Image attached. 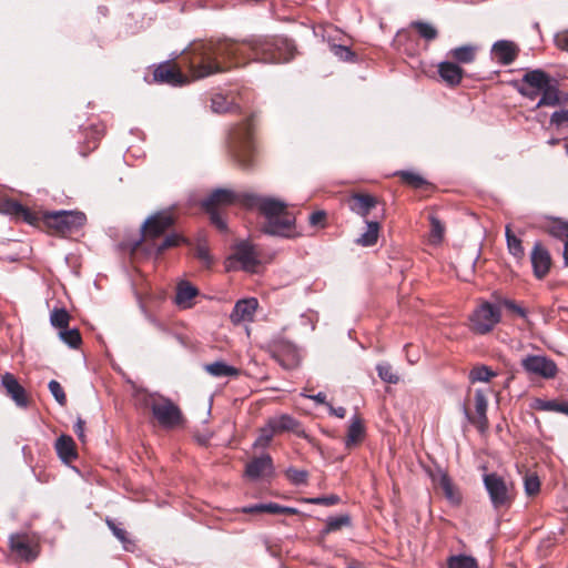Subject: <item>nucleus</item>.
<instances>
[{
  "mask_svg": "<svg viewBox=\"0 0 568 568\" xmlns=\"http://www.w3.org/2000/svg\"><path fill=\"white\" fill-rule=\"evenodd\" d=\"M296 54V44L287 37L252 36L242 41L223 39L194 42L183 52L181 63L189 69L193 78L201 79L244 65L252 60L286 63Z\"/></svg>",
  "mask_w": 568,
  "mask_h": 568,
  "instance_id": "obj_1",
  "label": "nucleus"
},
{
  "mask_svg": "<svg viewBox=\"0 0 568 568\" xmlns=\"http://www.w3.org/2000/svg\"><path fill=\"white\" fill-rule=\"evenodd\" d=\"M3 213L17 221L44 227L48 233L57 236H68L79 232L87 222V216L80 211H32L20 202L8 199L1 202Z\"/></svg>",
  "mask_w": 568,
  "mask_h": 568,
  "instance_id": "obj_2",
  "label": "nucleus"
},
{
  "mask_svg": "<svg viewBox=\"0 0 568 568\" xmlns=\"http://www.w3.org/2000/svg\"><path fill=\"white\" fill-rule=\"evenodd\" d=\"M243 202L247 209L256 207L265 219L261 225L263 233L287 239L300 235L295 231V216L287 211V205L283 201L258 195H245Z\"/></svg>",
  "mask_w": 568,
  "mask_h": 568,
  "instance_id": "obj_3",
  "label": "nucleus"
},
{
  "mask_svg": "<svg viewBox=\"0 0 568 568\" xmlns=\"http://www.w3.org/2000/svg\"><path fill=\"white\" fill-rule=\"evenodd\" d=\"M176 220L175 212L166 209L153 213L142 224V239L156 255H162L169 248L187 242L184 236L176 233L165 235L175 225Z\"/></svg>",
  "mask_w": 568,
  "mask_h": 568,
  "instance_id": "obj_4",
  "label": "nucleus"
},
{
  "mask_svg": "<svg viewBox=\"0 0 568 568\" xmlns=\"http://www.w3.org/2000/svg\"><path fill=\"white\" fill-rule=\"evenodd\" d=\"M257 125L256 113H251L229 132L227 149L231 158L242 170H251L256 163L254 132Z\"/></svg>",
  "mask_w": 568,
  "mask_h": 568,
  "instance_id": "obj_5",
  "label": "nucleus"
},
{
  "mask_svg": "<svg viewBox=\"0 0 568 568\" xmlns=\"http://www.w3.org/2000/svg\"><path fill=\"white\" fill-rule=\"evenodd\" d=\"M483 483L495 509H507L510 507L515 498V489L511 483L506 481L497 473L485 474Z\"/></svg>",
  "mask_w": 568,
  "mask_h": 568,
  "instance_id": "obj_6",
  "label": "nucleus"
},
{
  "mask_svg": "<svg viewBox=\"0 0 568 568\" xmlns=\"http://www.w3.org/2000/svg\"><path fill=\"white\" fill-rule=\"evenodd\" d=\"M501 314L498 307L483 302L474 310L469 317V327L476 334H487L500 322Z\"/></svg>",
  "mask_w": 568,
  "mask_h": 568,
  "instance_id": "obj_7",
  "label": "nucleus"
},
{
  "mask_svg": "<svg viewBox=\"0 0 568 568\" xmlns=\"http://www.w3.org/2000/svg\"><path fill=\"white\" fill-rule=\"evenodd\" d=\"M150 408L153 416L163 427L173 428L183 422L181 409L168 398L152 399Z\"/></svg>",
  "mask_w": 568,
  "mask_h": 568,
  "instance_id": "obj_8",
  "label": "nucleus"
},
{
  "mask_svg": "<svg viewBox=\"0 0 568 568\" xmlns=\"http://www.w3.org/2000/svg\"><path fill=\"white\" fill-rule=\"evenodd\" d=\"M474 412L467 403L464 404V413L468 422L474 425L480 434H484L489 428L487 417L488 399L481 389H476L474 393Z\"/></svg>",
  "mask_w": 568,
  "mask_h": 568,
  "instance_id": "obj_9",
  "label": "nucleus"
},
{
  "mask_svg": "<svg viewBox=\"0 0 568 568\" xmlns=\"http://www.w3.org/2000/svg\"><path fill=\"white\" fill-rule=\"evenodd\" d=\"M547 83V72L541 69L527 71L515 87L519 94L536 100L541 94L542 85Z\"/></svg>",
  "mask_w": 568,
  "mask_h": 568,
  "instance_id": "obj_10",
  "label": "nucleus"
},
{
  "mask_svg": "<svg viewBox=\"0 0 568 568\" xmlns=\"http://www.w3.org/2000/svg\"><path fill=\"white\" fill-rule=\"evenodd\" d=\"M153 81L172 87H181L189 83V79L182 72L181 67L172 60L162 62L154 68Z\"/></svg>",
  "mask_w": 568,
  "mask_h": 568,
  "instance_id": "obj_11",
  "label": "nucleus"
},
{
  "mask_svg": "<svg viewBox=\"0 0 568 568\" xmlns=\"http://www.w3.org/2000/svg\"><path fill=\"white\" fill-rule=\"evenodd\" d=\"M523 368L530 375L539 376L546 379L555 378L558 373L556 363L540 355H528L521 359Z\"/></svg>",
  "mask_w": 568,
  "mask_h": 568,
  "instance_id": "obj_12",
  "label": "nucleus"
},
{
  "mask_svg": "<svg viewBox=\"0 0 568 568\" xmlns=\"http://www.w3.org/2000/svg\"><path fill=\"white\" fill-rule=\"evenodd\" d=\"M432 478L436 488L442 490L444 497L452 506L459 507L462 505L463 493L446 471L438 470Z\"/></svg>",
  "mask_w": 568,
  "mask_h": 568,
  "instance_id": "obj_13",
  "label": "nucleus"
},
{
  "mask_svg": "<svg viewBox=\"0 0 568 568\" xmlns=\"http://www.w3.org/2000/svg\"><path fill=\"white\" fill-rule=\"evenodd\" d=\"M245 195L253 194L235 193L227 189H216L202 202V206L204 210L217 209L219 206H227L234 203H240L244 206L243 197Z\"/></svg>",
  "mask_w": 568,
  "mask_h": 568,
  "instance_id": "obj_14",
  "label": "nucleus"
},
{
  "mask_svg": "<svg viewBox=\"0 0 568 568\" xmlns=\"http://www.w3.org/2000/svg\"><path fill=\"white\" fill-rule=\"evenodd\" d=\"M534 275L538 280L546 277L550 271L552 261L549 251L540 243L536 242L530 253Z\"/></svg>",
  "mask_w": 568,
  "mask_h": 568,
  "instance_id": "obj_15",
  "label": "nucleus"
},
{
  "mask_svg": "<svg viewBox=\"0 0 568 568\" xmlns=\"http://www.w3.org/2000/svg\"><path fill=\"white\" fill-rule=\"evenodd\" d=\"M10 549L20 558L32 561L38 556L37 545L27 534H12L9 537Z\"/></svg>",
  "mask_w": 568,
  "mask_h": 568,
  "instance_id": "obj_16",
  "label": "nucleus"
},
{
  "mask_svg": "<svg viewBox=\"0 0 568 568\" xmlns=\"http://www.w3.org/2000/svg\"><path fill=\"white\" fill-rule=\"evenodd\" d=\"M378 203L376 196L363 192H354L346 199L348 209L362 217H366Z\"/></svg>",
  "mask_w": 568,
  "mask_h": 568,
  "instance_id": "obj_17",
  "label": "nucleus"
},
{
  "mask_svg": "<svg viewBox=\"0 0 568 568\" xmlns=\"http://www.w3.org/2000/svg\"><path fill=\"white\" fill-rule=\"evenodd\" d=\"M519 47L509 40H498L491 47L493 59L501 65L511 64L519 54Z\"/></svg>",
  "mask_w": 568,
  "mask_h": 568,
  "instance_id": "obj_18",
  "label": "nucleus"
},
{
  "mask_svg": "<svg viewBox=\"0 0 568 568\" xmlns=\"http://www.w3.org/2000/svg\"><path fill=\"white\" fill-rule=\"evenodd\" d=\"M1 384L6 389V394L20 407L29 405V396L26 389L19 384L17 377L11 373H6L1 377Z\"/></svg>",
  "mask_w": 568,
  "mask_h": 568,
  "instance_id": "obj_19",
  "label": "nucleus"
},
{
  "mask_svg": "<svg viewBox=\"0 0 568 568\" xmlns=\"http://www.w3.org/2000/svg\"><path fill=\"white\" fill-rule=\"evenodd\" d=\"M257 306L258 302L254 297L237 301L230 315L231 322L235 325L252 322Z\"/></svg>",
  "mask_w": 568,
  "mask_h": 568,
  "instance_id": "obj_20",
  "label": "nucleus"
},
{
  "mask_svg": "<svg viewBox=\"0 0 568 568\" xmlns=\"http://www.w3.org/2000/svg\"><path fill=\"white\" fill-rule=\"evenodd\" d=\"M438 74L443 82L455 88L460 84L465 70L455 62L444 61L438 64Z\"/></svg>",
  "mask_w": 568,
  "mask_h": 568,
  "instance_id": "obj_21",
  "label": "nucleus"
},
{
  "mask_svg": "<svg viewBox=\"0 0 568 568\" xmlns=\"http://www.w3.org/2000/svg\"><path fill=\"white\" fill-rule=\"evenodd\" d=\"M234 257L242 264L245 271H255L260 263L255 247L248 242H241L236 245Z\"/></svg>",
  "mask_w": 568,
  "mask_h": 568,
  "instance_id": "obj_22",
  "label": "nucleus"
},
{
  "mask_svg": "<svg viewBox=\"0 0 568 568\" xmlns=\"http://www.w3.org/2000/svg\"><path fill=\"white\" fill-rule=\"evenodd\" d=\"M273 460L270 455L255 457L246 464L245 475L251 479H258L262 476L272 474Z\"/></svg>",
  "mask_w": 568,
  "mask_h": 568,
  "instance_id": "obj_23",
  "label": "nucleus"
},
{
  "mask_svg": "<svg viewBox=\"0 0 568 568\" xmlns=\"http://www.w3.org/2000/svg\"><path fill=\"white\" fill-rule=\"evenodd\" d=\"M268 422L272 424V427L274 428L276 434L291 432L297 435L298 437L306 436L305 432L302 429L301 423L291 415L284 414L278 417H273L270 418Z\"/></svg>",
  "mask_w": 568,
  "mask_h": 568,
  "instance_id": "obj_24",
  "label": "nucleus"
},
{
  "mask_svg": "<svg viewBox=\"0 0 568 568\" xmlns=\"http://www.w3.org/2000/svg\"><path fill=\"white\" fill-rule=\"evenodd\" d=\"M559 93L557 82L547 73V83L542 85L540 94L541 98L538 101L536 109L559 105L561 103Z\"/></svg>",
  "mask_w": 568,
  "mask_h": 568,
  "instance_id": "obj_25",
  "label": "nucleus"
},
{
  "mask_svg": "<svg viewBox=\"0 0 568 568\" xmlns=\"http://www.w3.org/2000/svg\"><path fill=\"white\" fill-rule=\"evenodd\" d=\"M197 295L199 290L191 283L183 281L176 286L174 302L181 308H190L193 306V300Z\"/></svg>",
  "mask_w": 568,
  "mask_h": 568,
  "instance_id": "obj_26",
  "label": "nucleus"
},
{
  "mask_svg": "<svg viewBox=\"0 0 568 568\" xmlns=\"http://www.w3.org/2000/svg\"><path fill=\"white\" fill-rule=\"evenodd\" d=\"M365 437V427L359 416L353 417L351 425L348 426L347 434L345 437V446L347 449H352L358 446Z\"/></svg>",
  "mask_w": 568,
  "mask_h": 568,
  "instance_id": "obj_27",
  "label": "nucleus"
},
{
  "mask_svg": "<svg viewBox=\"0 0 568 568\" xmlns=\"http://www.w3.org/2000/svg\"><path fill=\"white\" fill-rule=\"evenodd\" d=\"M243 513L245 514H261L268 513L274 515H296L298 510L296 508L282 506L275 503L268 504H257L251 507L243 508Z\"/></svg>",
  "mask_w": 568,
  "mask_h": 568,
  "instance_id": "obj_28",
  "label": "nucleus"
},
{
  "mask_svg": "<svg viewBox=\"0 0 568 568\" xmlns=\"http://www.w3.org/2000/svg\"><path fill=\"white\" fill-rule=\"evenodd\" d=\"M55 450L59 457L65 463H70L78 457L75 443L73 438L69 435H61L57 439Z\"/></svg>",
  "mask_w": 568,
  "mask_h": 568,
  "instance_id": "obj_29",
  "label": "nucleus"
},
{
  "mask_svg": "<svg viewBox=\"0 0 568 568\" xmlns=\"http://www.w3.org/2000/svg\"><path fill=\"white\" fill-rule=\"evenodd\" d=\"M478 50L476 44H465L449 50L448 57L457 63L468 64L475 61Z\"/></svg>",
  "mask_w": 568,
  "mask_h": 568,
  "instance_id": "obj_30",
  "label": "nucleus"
},
{
  "mask_svg": "<svg viewBox=\"0 0 568 568\" xmlns=\"http://www.w3.org/2000/svg\"><path fill=\"white\" fill-rule=\"evenodd\" d=\"M531 408L540 412H556L568 416V400L535 398Z\"/></svg>",
  "mask_w": 568,
  "mask_h": 568,
  "instance_id": "obj_31",
  "label": "nucleus"
},
{
  "mask_svg": "<svg viewBox=\"0 0 568 568\" xmlns=\"http://www.w3.org/2000/svg\"><path fill=\"white\" fill-rule=\"evenodd\" d=\"M204 371L213 377H236L240 374V371L231 365L222 361H217L214 363L205 364Z\"/></svg>",
  "mask_w": 568,
  "mask_h": 568,
  "instance_id": "obj_32",
  "label": "nucleus"
},
{
  "mask_svg": "<svg viewBox=\"0 0 568 568\" xmlns=\"http://www.w3.org/2000/svg\"><path fill=\"white\" fill-rule=\"evenodd\" d=\"M395 175L398 176L404 184L416 190H428L432 186L422 175L410 171H398Z\"/></svg>",
  "mask_w": 568,
  "mask_h": 568,
  "instance_id": "obj_33",
  "label": "nucleus"
},
{
  "mask_svg": "<svg viewBox=\"0 0 568 568\" xmlns=\"http://www.w3.org/2000/svg\"><path fill=\"white\" fill-rule=\"evenodd\" d=\"M505 235H506L507 247H508L509 253L518 260L524 258L525 250L523 246V242L519 237H517L514 234V232L511 231L509 225L506 226Z\"/></svg>",
  "mask_w": 568,
  "mask_h": 568,
  "instance_id": "obj_34",
  "label": "nucleus"
},
{
  "mask_svg": "<svg viewBox=\"0 0 568 568\" xmlns=\"http://www.w3.org/2000/svg\"><path fill=\"white\" fill-rule=\"evenodd\" d=\"M381 225L378 222H367V231L362 234L356 243L362 246H373L377 243Z\"/></svg>",
  "mask_w": 568,
  "mask_h": 568,
  "instance_id": "obj_35",
  "label": "nucleus"
},
{
  "mask_svg": "<svg viewBox=\"0 0 568 568\" xmlns=\"http://www.w3.org/2000/svg\"><path fill=\"white\" fill-rule=\"evenodd\" d=\"M546 232L559 240L568 241V222L560 219L550 221L545 227Z\"/></svg>",
  "mask_w": 568,
  "mask_h": 568,
  "instance_id": "obj_36",
  "label": "nucleus"
},
{
  "mask_svg": "<svg viewBox=\"0 0 568 568\" xmlns=\"http://www.w3.org/2000/svg\"><path fill=\"white\" fill-rule=\"evenodd\" d=\"M59 337L69 347L78 349L82 344V336L78 328H63L59 331Z\"/></svg>",
  "mask_w": 568,
  "mask_h": 568,
  "instance_id": "obj_37",
  "label": "nucleus"
},
{
  "mask_svg": "<svg viewBox=\"0 0 568 568\" xmlns=\"http://www.w3.org/2000/svg\"><path fill=\"white\" fill-rule=\"evenodd\" d=\"M410 28L416 30L420 38L426 41H433L438 37V30L430 23L423 21H413Z\"/></svg>",
  "mask_w": 568,
  "mask_h": 568,
  "instance_id": "obj_38",
  "label": "nucleus"
},
{
  "mask_svg": "<svg viewBox=\"0 0 568 568\" xmlns=\"http://www.w3.org/2000/svg\"><path fill=\"white\" fill-rule=\"evenodd\" d=\"M430 223V233H429V242L432 244H439L445 235V225L442 221L434 214L429 215Z\"/></svg>",
  "mask_w": 568,
  "mask_h": 568,
  "instance_id": "obj_39",
  "label": "nucleus"
},
{
  "mask_svg": "<svg viewBox=\"0 0 568 568\" xmlns=\"http://www.w3.org/2000/svg\"><path fill=\"white\" fill-rule=\"evenodd\" d=\"M71 315L65 308H54L50 313V323L60 331L69 327Z\"/></svg>",
  "mask_w": 568,
  "mask_h": 568,
  "instance_id": "obj_40",
  "label": "nucleus"
},
{
  "mask_svg": "<svg viewBox=\"0 0 568 568\" xmlns=\"http://www.w3.org/2000/svg\"><path fill=\"white\" fill-rule=\"evenodd\" d=\"M448 568H478L477 560L471 556L454 555L447 559Z\"/></svg>",
  "mask_w": 568,
  "mask_h": 568,
  "instance_id": "obj_41",
  "label": "nucleus"
},
{
  "mask_svg": "<svg viewBox=\"0 0 568 568\" xmlns=\"http://www.w3.org/2000/svg\"><path fill=\"white\" fill-rule=\"evenodd\" d=\"M276 435L272 424L267 420L266 425L260 428L258 436L254 443L256 447H266Z\"/></svg>",
  "mask_w": 568,
  "mask_h": 568,
  "instance_id": "obj_42",
  "label": "nucleus"
},
{
  "mask_svg": "<svg viewBox=\"0 0 568 568\" xmlns=\"http://www.w3.org/2000/svg\"><path fill=\"white\" fill-rule=\"evenodd\" d=\"M524 486L528 496H536L540 491V480L537 474L528 471L524 477Z\"/></svg>",
  "mask_w": 568,
  "mask_h": 568,
  "instance_id": "obj_43",
  "label": "nucleus"
},
{
  "mask_svg": "<svg viewBox=\"0 0 568 568\" xmlns=\"http://www.w3.org/2000/svg\"><path fill=\"white\" fill-rule=\"evenodd\" d=\"M496 374L487 366L474 367L469 373V378L473 383L489 382Z\"/></svg>",
  "mask_w": 568,
  "mask_h": 568,
  "instance_id": "obj_44",
  "label": "nucleus"
},
{
  "mask_svg": "<svg viewBox=\"0 0 568 568\" xmlns=\"http://www.w3.org/2000/svg\"><path fill=\"white\" fill-rule=\"evenodd\" d=\"M376 369H377L378 376L384 382L389 383V384L398 383L399 377L394 372L392 365H389L388 363L378 364Z\"/></svg>",
  "mask_w": 568,
  "mask_h": 568,
  "instance_id": "obj_45",
  "label": "nucleus"
},
{
  "mask_svg": "<svg viewBox=\"0 0 568 568\" xmlns=\"http://www.w3.org/2000/svg\"><path fill=\"white\" fill-rule=\"evenodd\" d=\"M212 109L216 113H226L233 112V110H239V106L229 103L223 95H215L212 98Z\"/></svg>",
  "mask_w": 568,
  "mask_h": 568,
  "instance_id": "obj_46",
  "label": "nucleus"
},
{
  "mask_svg": "<svg viewBox=\"0 0 568 568\" xmlns=\"http://www.w3.org/2000/svg\"><path fill=\"white\" fill-rule=\"evenodd\" d=\"M351 525V517L348 515H341L336 517H329L326 521V531H336L343 527Z\"/></svg>",
  "mask_w": 568,
  "mask_h": 568,
  "instance_id": "obj_47",
  "label": "nucleus"
},
{
  "mask_svg": "<svg viewBox=\"0 0 568 568\" xmlns=\"http://www.w3.org/2000/svg\"><path fill=\"white\" fill-rule=\"evenodd\" d=\"M286 477L294 485H303L307 483L308 473L304 469L290 467L286 470Z\"/></svg>",
  "mask_w": 568,
  "mask_h": 568,
  "instance_id": "obj_48",
  "label": "nucleus"
},
{
  "mask_svg": "<svg viewBox=\"0 0 568 568\" xmlns=\"http://www.w3.org/2000/svg\"><path fill=\"white\" fill-rule=\"evenodd\" d=\"M499 304L506 307L510 313L519 316L520 318L527 320V310L517 304L514 300L501 298L499 300Z\"/></svg>",
  "mask_w": 568,
  "mask_h": 568,
  "instance_id": "obj_49",
  "label": "nucleus"
},
{
  "mask_svg": "<svg viewBox=\"0 0 568 568\" xmlns=\"http://www.w3.org/2000/svg\"><path fill=\"white\" fill-rule=\"evenodd\" d=\"M48 387H49L50 393L54 397V399L61 406H64L67 404V395H65L61 384L58 381L52 379V381L49 382Z\"/></svg>",
  "mask_w": 568,
  "mask_h": 568,
  "instance_id": "obj_50",
  "label": "nucleus"
},
{
  "mask_svg": "<svg viewBox=\"0 0 568 568\" xmlns=\"http://www.w3.org/2000/svg\"><path fill=\"white\" fill-rule=\"evenodd\" d=\"M335 55H337L341 60L351 61L354 58V52L351 51L349 48L344 45H333L332 48Z\"/></svg>",
  "mask_w": 568,
  "mask_h": 568,
  "instance_id": "obj_51",
  "label": "nucleus"
},
{
  "mask_svg": "<svg viewBox=\"0 0 568 568\" xmlns=\"http://www.w3.org/2000/svg\"><path fill=\"white\" fill-rule=\"evenodd\" d=\"M326 217L327 214L325 211H315L310 215L308 222L312 226L324 227Z\"/></svg>",
  "mask_w": 568,
  "mask_h": 568,
  "instance_id": "obj_52",
  "label": "nucleus"
},
{
  "mask_svg": "<svg viewBox=\"0 0 568 568\" xmlns=\"http://www.w3.org/2000/svg\"><path fill=\"white\" fill-rule=\"evenodd\" d=\"M205 211L209 213L212 224H214L221 231L226 230V224H225L224 220L222 219L217 209H211V210H205Z\"/></svg>",
  "mask_w": 568,
  "mask_h": 568,
  "instance_id": "obj_53",
  "label": "nucleus"
},
{
  "mask_svg": "<svg viewBox=\"0 0 568 568\" xmlns=\"http://www.w3.org/2000/svg\"><path fill=\"white\" fill-rule=\"evenodd\" d=\"M106 525L122 544L128 541V532L125 529L118 527L114 521L110 519H106Z\"/></svg>",
  "mask_w": 568,
  "mask_h": 568,
  "instance_id": "obj_54",
  "label": "nucleus"
},
{
  "mask_svg": "<svg viewBox=\"0 0 568 568\" xmlns=\"http://www.w3.org/2000/svg\"><path fill=\"white\" fill-rule=\"evenodd\" d=\"M310 503L315 505H323V506H333L339 503V497L337 495H329L325 497H317L310 499Z\"/></svg>",
  "mask_w": 568,
  "mask_h": 568,
  "instance_id": "obj_55",
  "label": "nucleus"
},
{
  "mask_svg": "<svg viewBox=\"0 0 568 568\" xmlns=\"http://www.w3.org/2000/svg\"><path fill=\"white\" fill-rule=\"evenodd\" d=\"M550 122L557 126L568 124V110L556 111L552 113Z\"/></svg>",
  "mask_w": 568,
  "mask_h": 568,
  "instance_id": "obj_56",
  "label": "nucleus"
},
{
  "mask_svg": "<svg viewBox=\"0 0 568 568\" xmlns=\"http://www.w3.org/2000/svg\"><path fill=\"white\" fill-rule=\"evenodd\" d=\"M195 256L201 260L202 262H204L205 264H210L211 262V258H210V255H209V251L206 250V247L202 246V245H199L196 248H195V252H194Z\"/></svg>",
  "mask_w": 568,
  "mask_h": 568,
  "instance_id": "obj_57",
  "label": "nucleus"
},
{
  "mask_svg": "<svg viewBox=\"0 0 568 568\" xmlns=\"http://www.w3.org/2000/svg\"><path fill=\"white\" fill-rule=\"evenodd\" d=\"M556 44L559 49L568 51V30L556 37Z\"/></svg>",
  "mask_w": 568,
  "mask_h": 568,
  "instance_id": "obj_58",
  "label": "nucleus"
},
{
  "mask_svg": "<svg viewBox=\"0 0 568 568\" xmlns=\"http://www.w3.org/2000/svg\"><path fill=\"white\" fill-rule=\"evenodd\" d=\"M84 425H85V422L79 417L75 425H74V433L77 434L78 438L84 443L85 440V435H84Z\"/></svg>",
  "mask_w": 568,
  "mask_h": 568,
  "instance_id": "obj_59",
  "label": "nucleus"
},
{
  "mask_svg": "<svg viewBox=\"0 0 568 568\" xmlns=\"http://www.w3.org/2000/svg\"><path fill=\"white\" fill-rule=\"evenodd\" d=\"M328 406L331 413L337 416L338 418H344L346 416V409L344 407L334 408L332 405Z\"/></svg>",
  "mask_w": 568,
  "mask_h": 568,
  "instance_id": "obj_60",
  "label": "nucleus"
},
{
  "mask_svg": "<svg viewBox=\"0 0 568 568\" xmlns=\"http://www.w3.org/2000/svg\"><path fill=\"white\" fill-rule=\"evenodd\" d=\"M312 398L318 403V404H324V405H328L327 402H326V394L325 393H318L314 396H312Z\"/></svg>",
  "mask_w": 568,
  "mask_h": 568,
  "instance_id": "obj_61",
  "label": "nucleus"
},
{
  "mask_svg": "<svg viewBox=\"0 0 568 568\" xmlns=\"http://www.w3.org/2000/svg\"><path fill=\"white\" fill-rule=\"evenodd\" d=\"M564 257L568 265V240L565 242V251H564Z\"/></svg>",
  "mask_w": 568,
  "mask_h": 568,
  "instance_id": "obj_62",
  "label": "nucleus"
},
{
  "mask_svg": "<svg viewBox=\"0 0 568 568\" xmlns=\"http://www.w3.org/2000/svg\"><path fill=\"white\" fill-rule=\"evenodd\" d=\"M548 143H549L550 145H556V144H558V143H559V140H558V139H551V140H549V141H548Z\"/></svg>",
  "mask_w": 568,
  "mask_h": 568,
  "instance_id": "obj_63",
  "label": "nucleus"
}]
</instances>
